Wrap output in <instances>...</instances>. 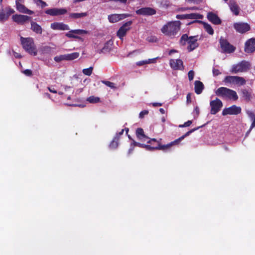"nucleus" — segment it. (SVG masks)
I'll list each match as a JSON object with an SVG mask.
<instances>
[{
    "label": "nucleus",
    "mask_w": 255,
    "mask_h": 255,
    "mask_svg": "<svg viewBox=\"0 0 255 255\" xmlns=\"http://www.w3.org/2000/svg\"><path fill=\"white\" fill-rule=\"evenodd\" d=\"M203 126H200L199 127H198L197 128H195L193 129H191L190 130L187 131L185 134L181 136L178 139H176L173 141L171 142L170 143L165 144V145H161L160 141L161 140V139H160V140H157L155 138H151L150 140H148L147 141V143H149L150 142H151L152 141H153L155 143V146H151V150H165L169 148H170L171 146H172L174 144H177L179 143L180 141L183 140L185 137L188 136L193 131H195L196 130L199 129L200 128L202 127Z\"/></svg>",
    "instance_id": "nucleus-1"
},
{
    "label": "nucleus",
    "mask_w": 255,
    "mask_h": 255,
    "mask_svg": "<svg viewBox=\"0 0 255 255\" xmlns=\"http://www.w3.org/2000/svg\"><path fill=\"white\" fill-rule=\"evenodd\" d=\"M180 22L179 21L168 22L163 25L161 30L165 35L173 38L180 30Z\"/></svg>",
    "instance_id": "nucleus-2"
},
{
    "label": "nucleus",
    "mask_w": 255,
    "mask_h": 255,
    "mask_svg": "<svg viewBox=\"0 0 255 255\" xmlns=\"http://www.w3.org/2000/svg\"><path fill=\"white\" fill-rule=\"evenodd\" d=\"M198 36H191L188 37L187 34H184L182 35L180 39V44L182 46H185L186 43H188L187 50L188 52H191L199 46L197 42Z\"/></svg>",
    "instance_id": "nucleus-3"
},
{
    "label": "nucleus",
    "mask_w": 255,
    "mask_h": 255,
    "mask_svg": "<svg viewBox=\"0 0 255 255\" xmlns=\"http://www.w3.org/2000/svg\"><path fill=\"white\" fill-rule=\"evenodd\" d=\"M215 93L216 96L223 99H228L233 101H237L238 99L236 92L226 87H220L215 91Z\"/></svg>",
    "instance_id": "nucleus-4"
},
{
    "label": "nucleus",
    "mask_w": 255,
    "mask_h": 255,
    "mask_svg": "<svg viewBox=\"0 0 255 255\" xmlns=\"http://www.w3.org/2000/svg\"><path fill=\"white\" fill-rule=\"evenodd\" d=\"M21 43L23 48L29 54L36 55L37 50L35 45L34 40L31 37H20Z\"/></svg>",
    "instance_id": "nucleus-5"
},
{
    "label": "nucleus",
    "mask_w": 255,
    "mask_h": 255,
    "mask_svg": "<svg viewBox=\"0 0 255 255\" xmlns=\"http://www.w3.org/2000/svg\"><path fill=\"white\" fill-rule=\"evenodd\" d=\"M220 47L223 53H232L236 50V47L230 43L227 39L221 37L219 39Z\"/></svg>",
    "instance_id": "nucleus-6"
},
{
    "label": "nucleus",
    "mask_w": 255,
    "mask_h": 255,
    "mask_svg": "<svg viewBox=\"0 0 255 255\" xmlns=\"http://www.w3.org/2000/svg\"><path fill=\"white\" fill-rule=\"evenodd\" d=\"M249 62L246 61H242L238 64L233 65L231 72L233 73H238L247 71L250 68Z\"/></svg>",
    "instance_id": "nucleus-7"
},
{
    "label": "nucleus",
    "mask_w": 255,
    "mask_h": 255,
    "mask_svg": "<svg viewBox=\"0 0 255 255\" xmlns=\"http://www.w3.org/2000/svg\"><path fill=\"white\" fill-rule=\"evenodd\" d=\"M223 82L225 83L238 84L240 86L244 85L246 83L244 78L236 76H227L225 77Z\"/></svg>",
    "instance_id": "nucleus-8"
},
{
    "label": "nucleus",
    "mask_w": 255,
    "mask_h": 255,
    "mask_svg": "<svg viewBox=\"0 0 255 255\" xmlns=\"http://www.w3.org/2000/svg\"><path fill=\"white\" fill-rule=\"evenodd\" d=\"M233 27L237 32L241 34L245 33L251 30L250 25L246 22H235L233 24Z\"/></svg>",
    "instance_id": "nucleus-9"
},
{
    "label": "nucleus",
    "mask_w": 255,
    "mask_h": 255,
    "mask_svg": "<svg viewBox=\"0 0 255 255\" xmlns=\"http://www.w3.org/2000/svg\"><path fill=\"white\" fill-rule=\"evenodd\" d=\"M132 23L131 20L128 21L119 28L117 32V35L120 39H123V37L126 36L127 32L130 30Z\"/></svg>",
    "instance_id": "nucleus-10"
},
{
    "label": "nucleus",
    "mask_w": 255,
    "mask_h": 255,
    "mask_svg": "<svg viewBox=\"0 0 255 255\" xmlns=\"http://www.w3.org/2000/svg\"><path fill=\"white\" fill-rule=\"evenodd\" d=\"M210 106L211 107L210 113L212 115H215L220 111L223 107V103L219 99L217 98L215 100L210 101Z\"/></svg>",
    "instance_id": "nucleus-11"
},
{
    "label": "nucleus",
    "mask_w": 255,
    "mask_h": 255,
    "mask_svg": "<svg viewBox=\"0 0 255 255\" xmlns=\"http://www.w3.org/2000/svg\"><path fill=\"white\" fill-rule=\"evenodd\" d=\"M242 109L240 107H238L236 105H233L229 108H225L222 111V115L226 116L228 115H237L241 113Z\"/></svg>",
    "instance_id": "nucleus-12"
},
{
    "label": "nucleus",
    "mask_w": 255,
    "mask_h": 255,
    "mask_svg": "<svg viewBox=\"0 0 255 255\" xmlns=\"http://www.w3.org/2000/svg\"><path fill=\"white\" fill-rule=\"evenodd\" d=\"M88 33V31L83 29H75L71 30L69 32L66 33L65 35L68 38H74L76 39H78L81 41H83V39L81 37L76 35L75 34L81 35V34H86Z\"/></svg>",
    "instance_id": "nucleus-13"
},
{
    "label": "nucleus",
    "mask_w": 255,
    "mask_h": 255,
    "mask_svg": "<svg viewBox=\"0 0 255 255\" xmlns=\"http://www.w3.org/2000/svg\"><path fill=\"white\" fill-rule=\"evenodd\" d=\"M67 10L64 8H49L45 10V13L50 15L51 16H58L60 15H63L66 13Z\"/></svg>",
    "instance_id": "nucleus-14"
},
{
    "label": "nucleus",
    "mask_w": 255,
    "mask_h": 255,
    "mask_svg": "<svg viewBox=\"0 0 255 255\" xmlns=\"http://www.w3.org/2000/svg\"><path fill=\"white\" fill-rule=\"evenodd\" d=\"M135 12L138 15H152L156 14V11L153 8L145 7L136 10Z\"/></svg>",
    "instance_id": "nucleus-15"
},
{
    "label": "nucleus",
    "mask_w": 255,
    "mask_h": 255,
    "mask_svg": "<svg viewBox=\"0 0 255 255\" xmlns=\"http://www.w3.org/2000/svg\"><path fill=\"white\" fill-rule=\"evenodd\" d=\"M169 64L172 69L175 70H183L184 69L183 63L181 59H170Z\"/></svg>",
    "instance_id": "nucleus-16"
},
{
    "label": "nucleus",
    "mask_w": 255,
    "mask_h": 255,
    "mask_svg": "<svg viewBox=\"0 0 255 255\" xmlns=\"http://www.w3.org/2000/svg\"><path fill=\"white\" fill-rule=\"evenodd\" d=\"M12 18L13 21L19 24L23 25L25 22L30 20L31 17L25 15L14 14L12 15Z\"/></svg>",
    "instance_id": "nucleus-17"
},
{
    "label": "nucleus",
    "mask_w": 255,
    "mask_h": 255,
    "mask_svg": "<svg viewBox=\"0 0 255 255\" xmlns=\"http://www.w3.org/2000/svg\"><path fill=\"white\" fill-rule=\"evenodd\" d=\"M255 51V38H252L248 40L245 45V51L249 53Z\"/></svg>",
    "instance_id": "nucleus-18"
},
{
    "label": "nucleus",
    "mask_w": 255,
    "mask_h": 255,
    "mask_svg": "<svg viewBox=\"0 0 255 255\" xmlns=\"http://www.w3.org/2000/svg\"><path fill=\"white\" fill-rule=\"evenodd\" d=\"M128 138L132 141L131 143V147L128 150V153H130L133 150L134 146H138L141 148H145L147 150H151V145H146L144 144L140 143L135 141L134 139L131 138L129 135H128Z\"/></svg>",
    "instance_id": "nucleus-19"
},
{
    "label": "nucleus",
    "mask_w": 255,
    "mask_h": 255,
    "mask_svg": "<svg viewBox=\"0 0 255 255\" xmlns=\"http://www.w3.org/2000/svg\"><path fill=\"white\" fill-rule=\"evenodd\" d=\"M50 27L53 30H68L70 29L69 26L63 22H55L52 23Z\"/></svg>",
    "instance_id": "nucleus-20"
},
{
    "label": "nucleus",
    "mask_w": 255,
    "mask_h": 255,
    "mask_svg": "<svg viewBox=\"0 0 255 255\" xmlns=\"http://www.w3.org/2000/svg\"><path fill=\"white\" fill-rule=\"evenodd\" d=\"M208 19L214 24L218 25L221 23L222 21L218 16L213 12H209L207 14Z\"/></svg>",
    "instance_id": "nucleus-21"
},
{
    "label": "nucleus",
    "mask_w": 255,
    "mask_h": 255,
    "mask_svg": "<svg viewBox=\"0 0 255 255\" xmlns=\"http://www.w3.org/2000/svg\"><path fill=\"white\" fill-rule=\"evenodd\" d=\"M135 134L137 139L142 141H145L147 139L150 140L151 139L144 134L143 129L141 128H138L136 129Z\"/></svg>",
    "instance_id": "nucleus-22"
},
{
    "label": "nucleus",
    "mask_w": 255,
    "mask_h": 255,
    "mask_svg": "<svg viewBox=\"0 0 255 255\" xmlns=\"http://www.w3.org/2000/svg\"><path fill=\"white\" fill-rule=\"evenodd\" d=\"M242 97L247 102H250L253 98V92L251 89H244L241 90Z\"/></svg>",
    "instance_id": "nucleus-23"
},
{
    "label": "nucleus",
    "mask_w": 255,
    "mask_h": 255,
    "mask_svg": "<svg viewBox=\"0 0 255 255\" xmlns=\"http://www.w3.org/2000/svg\"><path fill=\"white\" fill-rule=\"evenodd\" d=\"M22 3L23 2H19L15 3L17 10L21 13L32 14L34 12L26 8L23 4H22Z\"/></svg>",
    "instance_id": "nucleus-24"
},
{
    "label": "nucleus",
    "mask_w": 255,
    "mask_h": 255,
    "mask_svg": "<svg viewBox=\"0 0 255 255\" xmlns=\"http://www.w3.org/2000/svg\"><path fill=\"white\" fill-rule=\"evenodd\" d=\"M229 5L231 10L236 15H238L240 12V8L238 4L233 0H230Z\"/></svg>",
    "instance_id": "nucleus-25"
},
{
    "label": "nucleus",
    "mask_w": 255,
    "mask_h": 255,
    "mask_svg": "<svg viewBox=\"0 0 255 255\" xmlns=\"http://www.w3.org/2000/svg\"><path fill=\"white\" fill-rule=\"evenodd\" d=\"M195 87V92L197 95H199L202 93L203 90L204 89V85L203 83L200 81H195L194 83Z\"/></svg>",
    "instance_id": "nucleus-26"
},
{
    "label": "nucleus",
    "mask_w": 255,
    "mask_h": 255,
    "mask_svg": "<svg viewBox=\"0 0 255 255\" xmlns=\"http://www.w3.org/2000/svg\"><path fill=\"white\" fill-rule=\"evenodd\" d=\"M30 29L36 34H41L42 33V28L41 26L33 21H31Z\"/></svg>",
    "instance_id": "nucleus-27"
},
{
    "label": "nucleus",
    "mask_w": 255,
    "mask_h": 255,
    "mask_svg": "<svg viewBox=\"0 0 255 255\" xmlns=\"http://www.w3.org/2000/svg\"><path fill=\"white\" fill-rule=\"evenodd\" d=\"M79 53L77 52L69 54H65L66 60L71 61L75 59H77L79 56Z\"/></svg>",
    "instance_id": "nucleus-28"
},
{
    "label": "nucleus",
    "mask_w": 255,
    "mask_h": 255,
    "mask_svg": "<svg viewBox=\"0 0 255 255\" xmlns=\"http://www.w3.org/2000/svg\"><path fill=\"white\" fill-rule=\"evenodd\" d=\"M200 22H201L203 24L204 29L208 34H209L210 35H213L214 34V30L212 26H211V25L205 22L202 21H201Z\"/></svg>",
    "instance_id": "nucleus-29"
},
{
    "label": "nucleus",
    "mask_w": 255,
    "mask_h": 255,
    "mask_svg": "<svg viewBox=\"0 0 255 255\" xmlns=\"http://www.w3.org/2000/svg\"><path fill=\"white\" fill-rule=\"evenodd\" d=\"M86 12L70 13L69 17L73 19H78L87 16Z\"/></svg>",
    "instance_id": "nucleus-30"
},
{
    "label": "nucleus",
    "mask_w": 255,
    "mask_h": 255,
    "mask_svg": "<svg viewBox=\"0 0 255 255\" xmlns=\"http://www.w3.org/2000/svg\"><path fill=\"white\" fill-rule=\"evenodd\" d=\"M108 19L112 23H115L121 20L119 14H110L108 16Z\"/></svg>",
    "instance_id": "nucleus-31"
},
{
    "label": "nucleus",
    "mask_w": 255,
    "mask_h": 255,
    "mask_svg": "<svg viewBox=\"0 0 255 255\" xmlns=\"http://www.w3.org/2000/svg\"><path fill=\"white\" fill-rule=\"evenodd\" d=\"M119 137L118 135L114 138L113 140L111 142L109 145V147L111 149H115L118 147L119 145Z\"/></svg>",
    "instance_id": "nucleus-32"
},
{
    "label": "nucleus",
    "mask_w": 255,
    "mask_h": 255,
    "mask_svg": "<svg viewBox=\"0 0 255 255\" xmlns=\"http://www.w3.org/2000/svg\"><path fill=\"white\" fill-rule=\"evenodd\" d=\"M188 19H202L203 18V15L196 13H192L190 14H188Z\"/></svg>",
    "instance_id": "nucleus-33"
},
{
    "label": "nucleus",
    "mask_w": 255,
    "mask_h": 255,
    "mask_svg": "<svg viewBox=\"0 0 255 255\" xmlns=\"http://www.w3.org/2000/svg\"><path fill=\"white\" fill-rule=\"evenodd\" d=\"M87 101L89 102L90 103H97L100 101V98L98 97H95L94 96H91L88 97L87 99Z\"/></svg>",
    "instance_id": "nucleus-34"
},
{
    "label": "nucleus",
    "mask_w": 255,
    "mask_h": 255,
    "mask_svg": "<svg viewBox=\"0 0 255 255\" xmlns=\"http://www.w3.org/2000/svg\"><path fill=\"white\" fill-rule=\"evenodd\" d=\"M39 50L43 54H49L51 53L52 49L49 46H44L40 47Z\"/></svg>",
    "instance_id": "nucleus-35"
},
{
    "label": "nucleus",
    "mask_w": 255,
    "mask_h": 255,
    "mask_svg": "<svg viewBox=\"0 0 255 255\" xmlns=\"http://www.w3.org/2000/svg\"><path fill=\"white\" fill-rule=\"evenodd\" d=\"M112 45V44L111 43V41H108L107 42H106L104 47H103L102 49L101 50V51L102 52H109L111 49V48L110 47H109V45Z\"/></svg>",
    "instance_id": "nucleus-36"
},
{
    "label": "nucleus",
    "mask_w": 255,
    "mask_h": 255,
    "mask_svg": "<svg viewBox=\"0 0 255 255\" xmlns=\"http://www.w3.org/2000/svg\"><path fill=\"white\" fill-rule=\"evenodd\" d=\"M93 67H90L88 68L84 69L82 70L83 73L87 76H90L93 72Z\"/></svg>",
    "instance_id": "nucleus-37"
},
{
    "label": "nucleus",
    "mask_w": 255,
    "mask_h": 255,
    "mask_svg": "<svg viewBox=\"0 0 255 255\" xmlns=\"http://www.w3.org/2000/svg\"><path fill=\"white\" fill-rule=\"evenodd\" d=\"M102 83L104 84L105 85H106L107 86L110 87L112 89H116V87L115 86V84L114 83L111 82L110 81L104 80V81H102Z\"/></svg>",
    "instance_id": "nucleus-38"
},
{
    "label": "nucleus",
    "mask_w": 255,
    "mask_h": 255,
    "mask_svg": "<svg viewBox=\"0 0 255 255\" xmlns=\"http://www.w3.org/2000/svg\"><path fill=\"white\" fill-rule=\"evenodd\" d=\"M5 11L6 12L5 14L6 15H7V17L8 18L9 16L11 14L14 13V10L13 9L11 8L10 7L8 6L6 7L5 8Z\"/></svg>",
    "instance_id": "nucleus-39"
},
{
    "label": "nucleus",
    "mask_w": 255,
    "mask_h": 255,
    "mask_svg": "<svg viewBox=\"0 0 255 255\" xmlns=\"http://www.w3.org/2000/svg\"><path fill=\"white\" fill-rule=\"evenodd\" d=\"M8 19L7 15L3 11H0V22H3Z\"/></svg>",
    "instance_id": "nucleus-40"
},
{
    "label": "nucleus",
    "mask_w": 255,
    "mask_h": 255,
    "mask_svg": "<svg viewBox=\"0 0 255 255\" xmlns=\"http://www.w3.org/2000/svg\"><path fill=\"white\" fill-rule=\"evenodd\" d=\"M54 59L57 62H59L63 60H66L65 54L55 56Z\"/></svg>",
    "instance_id": "nucleus-41"
},
{
    "label": "nucleus",
    "mask_w": 255,
    "mask_h": 255,
    "mask_svg": "<svg viewBox=\"0 0 255 255\" xmlns=\"http://www.w3.org/2000/svg\"><path fill=\"white\" fill-rule=\"evenodd\" d=\"M33 1L37 5H39L40 4L41 7L43 8L47 5V4L45 2L43 1L42 0H33Z\"/></svg>",
    "instance_id": "nucleus-42"
},
{
    "label": "nucleus",
    "mask_w": 255,
    "mask_h": 255,
    "mask_svg": "<svg viewBox=\"0 0 255 255\" xmlns=\"http://www.w3.org/2000/svg\"><path fill=\"white\" fill-rule=\"evenodd\" d=\"M154 60V59H148V60H143V61H138L136 63V65L139 66H142L144 64H149V63H150L151 62V60Z\"/></svg>",
    "instance_id": "nucleus-43"
},
{
    "label": "nucleus",
    "mask_w": 255,
    "mask_h": 255,
    "mask_svg": "<svg viewBox=\"0 0 255 255\" xmlns=\"http://www.w3.org/2000/svg\"><path fill=\"white\" fill-rule=\"evenodd\" d=\"M186 2L198 4L202 2L203 0H185Z\"/></svg>",
    "instance_id": "nucleus-44"
},
{
    "label": "nucleus",
    "mask_w": 255,
    "mask_h": 255,
    "mask_svg": "<svg viewBox=\"0 0 255 255\" xmlns=\"http://www.w3.org/2000/svg\"><path fill=\"white\" fill-rule=\"evenodd\" d=\"M188 14H177L176 17L179 19H187Z\"/></svg>",
    "instance_id": "nucleus-45"
},
{
    "label": "nucleus",
    "mask_w": 255,
    "mask_h": 255,
    "mask_svg": "<svg viewBox=\"0 0 255 255\" xmlns=\"http://www.w3.org/2000/svg\"><path fill=\"white\" fill-rule=\"evenodd\" d=\"M188 79L189 81H192L194 76V72L193 70H190L188 73Z\"/></svg>",
    "instance_id": "nucleus-46"
},
{
    "label": "nucleus",
    "mask_w": 255,
    "mask_h": 255,
    "mask_svg": "<svg viewBox=\"0 0 255 255\" xmlns=\"http://www.w3.org/2000/svg\"><path fill=\"white\" fill-rule=\"evenodd\" d=\"M192 123V121H188L187 122H185L183 125H180L179 126V127L180 128H183V127H187L190 126Z\"/></svg>",
    "instance_id": "nucleus-47"
},
{
    "label": "nucleus",
    "mask_w": 255,
    "mask_h": 255,
    "mask_svg": "<svg viewBox=\"0 0 255 255\" xmlns=\"http://www.w3.org/2000/svg\"><path fill=\"white\" fill-rule=\"evenodd\" d=\"M22 72L24 74L27 76H31L32 75V72L30 69L24 70Z\"/></svg>",
    "instance_id": "nucleus-48"
},
{
    "label": "nucleus",
    "mask_w": 255,
    "mask_h": 255,
    "mask_svg": "<svg viewBox=\"0 0 255 255\" xmlns=\"http://www.w3.org/2000/svg\"><path fill=\"white\" fill-rule=\"evenodd\" d=\"M120 20H122L123 19H125L127 17L131 16V15L130 14L128 13H122V14H119Z\"/></svg>",
    "instance_id": "nucleus-49"
},
{
    "label": "nucleus",
    "mask_w": 255,
    "mask_h": 255,
    "mask_svg": "<svg viewBox=\"0 0 255 255\" xmlns=\"http://www.w3.org/2000/svg\"><path fill=\"white\" fill-rule=\"evenodd\" d=\"M212 72H213V74L214 76H217L221 74V73L220 72L219 70L216 69L215 68H213V69L212 70Z\"/></svg>",
    "instance_id": "nucleus-50"
},
{
    "label": "nucleus",
    "mask_w": 255,
    "mask_h": 255,
    "mask_svg": "<svg viewBox=\"0 0 255 255\" xmlns=\"http://www.w3.org/2000/svg\"><path fill=\"white\" fill-rule=\"evenodd\" d=\"M148 114V111L147 110H143L139 113V118L142 119L144 117L145 115H146Z\"/></svg>",
    "instance_id": "nucleus-51"
},
{
    "label": "nucleus",
    "mask_w": 255,
    "mask_h": 255,
    "mask_svg": "<svg viewBox=\"0 0 255 255\" xmlns=\"http://www.w3.org/2000/svg\"><path fill=\"white\" fill-rule=\"evenodd\" d=\"M191 93H189L187 95V96H186V101H187V103L188 104L189 103H191Z\"/></svg>",
    "instance_id": "nucleus-52"
},
{
    "label": "nucleus",
    "mask_w": 255,
    "mask_h": 255,
    "mask_svg": "<svg viewBox=\"0 0 255 255\" xmlns=\"http://www.w3.org/2000/svg\"><path fill=\"white\" fill-rule=\"evenodd\" d=\"M188 9H190V10H198L199 8L196 7V6H193V7H185V8H182L183 10H188Z\"/></svg>",
    "instance_id": "nucleus-53"
},
{
    "label": "nucleus",
    "mask_w": 255,
    "mask_h": 255,
    "mask_svg": "<svg viewBox=\"0 0 255 255\" xmlns=\"http://www.w3.org/2000/svg\"><path fill=\"white\" fill-rule=\"evenodd\" d=\"M255 127V116L254 118L253 121L251 124V127H250V129H249V132H251V130H252V129L253 128H254Z\"/></svg>",
    "instance_id": "nucleus-54"
},
{
    "label": "nucleus",
    "mask_w": 255,
    "mask_h": 255,
    "mask_svg": "<svg viewBox=\"0 0 255 255\" xmlns=\"http://www.w3.org/2000/svg\"><path fill=\"white\" fill-rule=\"evenodd\" d=\"M109 1H115V2H119L122 3H126L127 2V0H109Z\"/></svg>",
    "instance_id": "nucleus-55"
},
{
    "label": "nucleus",
    "mask_w": 255,
    "mask_h": 255,
    "mask_svg": "<svg viewBox=\"0 0 255 255\" xmlns=\"http://www.w3.org/2000/svg\"><path fill=\"white\" fill-rule=\"evenodd\" d=\"M47 89L51 93H57V91L56 90H55V89L54 88H51V87H48L47 88Z\"/></svg>",
    "instance_id": "nucleus-56"
},
{
    "label": "nucleus",
    "mask_w": 255,
    "mask_h": 255,
    "mask_svg": "<svg viewBox=\"0 0 255 255\" xmlns=\"http://www.w3.org/2000/svg\"><path fill=\"white\" fill-rule=\"evenodd\" d=\"M156 39V38L154 36H151V37H148L147 38V40L149 42H153L154 41H156L155 39Z\"/></svg>",
    "instance_id": "nucleus-57"
},
{
    "label": "nucleus",
    "mask_w": 255,
    "mask_h": 255,
    "mask_svg": "<svg viewBox=\"0 0 255 255\" xmlns=\"http://www.w3.org/2000/svg\"><path fill=\"white\" fill-rule=\"evenodd\" d=\"M247 114H248V116L251 118L255 117V115H254V113H253L252 112H248L247 113Z\"/></svg>",
    "instance_id": "nucleus-58"
},
{
    "label": "nucleus",
    "mask_w": 255,
    "mask_h": 255,
    "mask_svg": "<svg viewBox=\"0 0 255 255\" xmlns=\"http://www.w3.org/2000/svg\"><path fill=\"white\" fill-rule=\"evenodd\" d=\"M152 104L153 107H159L162 106V104L160 103H153Z\"/></svg>",
    "instance_id": "nucleus-59"
},
{
    "label": "nucleus",
    "mask_w": 255,
    "mask_h": 255,
    "mask_svg": "<svg viewBox=\"0 0 255 255\" xmlns=\"http://www.w3.org/2000/svg\"><path fill=\"white\" fill-rule=\"evenodd\" d=\"M195 111L196 112L197 115L198 116L200 113L199 109L198 107H196L195 108Z\"/></svg>",
    "instance_id": "nucleus-60"
},
{
    "label": "nucleus",
    "mask_w": 255,
    "mask_h": 255,
    "mask_svg": "<svg viewBox=\"0 0 255 255\" xmlns=\"http://www.w3.org/2000/svg\"><path fill=\"white\" fill-rule=\"evenodd\" d=\"M44 95L45 97H47L48 98H49V99L51 98V96H50V95L49 93H44Z\"/></svg>",
    "instance_id": "nucleus-61"
},
{
    "label": "nucleus",
    "mask_w": 255,
    "mask_h": 255,
    "mask_svg": "<svg viewBox=\"0 0 255 255\" xmlns=\"http://www.w3.org/2000/svg\"><path fill=\"white\" fill-rule=\"evenodd\" d=\"M159 111L162 114H165V110L164 109H163V108H160L159 109Z\"/></svg>",
    "instance_id": "nucleus-62"
},
{
    "label": "nucleus",
    "mask_w": 255,
    "mask_h": 255,
    "mask_svg": "<svg viewBox=\"0 0 255 255\" xmlns=\"http://www.w3.org/2000/svg\"><path fill=\"white\" fill-rule=\"evenodd\" d=\"M124 130H125V129H122V130L119 132L118 135L120 136V135H122L124 133Z\"/></svg>",
    "instance_id": "nucleus-63"
},
{
    "label": "nucleus",
    "mask_w": 255,
    "mask_h": 255,
    "mask_svg": "<svg viewBox=\"0 0 255 255\" xmlns=\"http://www.w3.org/2000/svg\"><path fill=\"white\" fill-rule=\"evenodd\" d=\"M176 52V50L172 49V50H171L169 51V54H171L172 53H174V52Z\"/></svg>",
    "instance_id": "nucleus-64"
}]
</instances>
